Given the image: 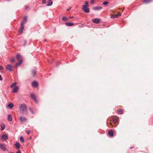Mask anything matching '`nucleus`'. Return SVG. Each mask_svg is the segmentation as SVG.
Wrapping results in <instances>:
<instances>
[{
    "instance_id": "nucleus-29",
    "label": "nucleus",
    "mask_w": 153,
    "mask_h": 153,
    "mask_svg": "<svg viewBox=\"0 0 153 153\" xmlns=\"http://www.w3.org/2000/svg\"><path fill=\"white\" fill-rule=\"evenodd\" d=\"M109 4V3L108 1H105L102 4L104 5H106Z\"/></svg>"
},
{
    "instance_id": "nucleus-35",
    "label": "nucleus",
    "mask_w": 153,
    "mask_h": 153,
    "mask_svg": "<svg viewBox=\"0 0 153 153\" xmlns=\"http://www.w3.org/2000/svg\"><path fill=\"white\" fill-rule=\"evenodd\" d=\"M29 8V6L27 5H26L25 7V9H27Z\"/></svg>"
},
{
    "instance_id": "nucleus-25",
    "label": "nucleus",
    "mask_w": 153,
    "mask_h": 153,
    "mask_svg": "<svg viewBox=\"0 0 153 153\" xmlns=\"http://www.w3.org/2000/svg\"><path fill=\"white\" fill-rule=\"evenodd\" d=\"M124 111L123 109H119V110L118 111V112L119 114H122Z\"/></svg>"
},
{
    "instance_id": "nucleus-20",
    "label": "nucleus",
    "mask_w": 153,
    "mask_h": 153,
    "mask_svg": "<svg viewBox=\"0 0 153 153\" xmlns=\"http://www.w3.org/2000/svg\"><path fill=\"white\" fill-rule=\"evenodd\" d=\"M8 106L10 108H12L14 107V105L13 103H10L8 104Z\"/></svg>"
},
{
    "instance_id": "nucleus-8",
    "label": "nucleus",
    "mask_w": 153,
    "mask_h": 153,
    "mask_svg": "<svg viewBox=\"0 0 153 153\" xmlns=\"http://www.w3.org/2000/svg\"><path fill=\"white\" fill-rule=\"evenodd\" d=\"M19 89V87L18 86L15 87L13 89L12 92L13 93H17Z\"/></svg>"
},
{
    "instance_id": "nucleus-43",
    "label": "nucleus",
    "mask_w": 153,
    "mask_h": 153,
    "mask_svg": "<svg viewBox=\"0 0 153 153\" xmlns=\"http://www.w3.org/2000/svg\"><path fill=\"white\" fill-rule=\"evenodd\" d=\"M49 62L51 63H52V62H53L52 61V60H50V61H49Z\"/></svg>"
},
{
    "instance_id": "nucleus-14",
    "label": "nucleus",
    "mask_w": 153,
    "mask_h": 153,
    "mask_svg": "<svg viewBox=\"0 0 153 153\" xmlns=\"http://www.w3.org/2000/svg\"><path fill=\"white\" fill-rule=\"evenodd\" d=\"M27 20V16H25L24 18L23 21L21 22V24H22L24 25L26 22Z\"/></svg>"
},
{
    "instance_id": "nucleus-10",
    "label": "nucleus",
    "mask_w": 153,
    "mask_h": 153,
    "mask_svg": "<svg viewBox=\"0 0 153 153\" xmlns=\"http://www.w3.org/2000/svg\"><path fill=\"white\" fill-rule=\"evenodd\" d=\"M0 148L3 151H5L6 150L5 146L3 144H0Z\"/></svg>"
},
{
    "instance_id": "nucleus-28",
    "label": "nucleus",
    "mask_w": 153,
    "mask_h": 153,
    "mask_svg": "<svg viewBox=\"0 0 153 153\" xmlns=\"http://www.w3.org/2000/svg\"><path fill=\"white\" fill-rule=\"evenodd\" d=\"M20 140L22 142H24V139L23 137L22 136L20 137Z\"/></svg>"
},
{
    "instance_id": "nucleus-24",
    "label": "nucleus",
    "mask_w": 153,
    "mask_h": 153,
    "mask_svg": "<svg viewBox=\"0 0 153 153\" xmlns=\"http://www.w3.org/2000/svg\"><path fill=\"white\" fill-rule=\"evenodd\" d=\"M17 84V83L16 82H15L14 83H13L11 85H10V88H12L14 87V86H15Z\"/></svg>"
},
{
    "instance_id": "nucleus-41",
    "label": "nucleus",
    "mask_w": 153,
    "mask_h": 153,
    "mask_svg": "<svg viewBox=\"0 0 153 153\" xmlns=\"http://www.w3.org/2000/svg\"><path fill=\"white\" fill-rule=\"evenodd\" d=\"M24 41H25V44H24V46H25L26 44V43L27 42V41L26 40H25Z\"/></svg>"
},
{
    "instance_id": "nucleus-13",
    "label": "nucleus",
    "mask_w": 153,
    "mask_h": 153,
    "mask_svg": "<svg viewBox=\"0 0 153 153\" xmlns=\"http://www.w3.org/2000/svg\"><path fill=\"white\" fill-rule=\"evenodd\" d=\"M102 7L101 6H98L93 8V9L95 10H100L102 9Z\"/></svg>"
},
{
    "instance_id": "nucleus-37",
    "label": "nucleus",
    "mask_w": 153,
    "mask_h": 153,
    "mask_svg": "<svg viewBox=\"0 0 153 153\" xmlns=\"http://www.w3.org/2000/svg\"><path fill=\"white\" fill-rule=\"evenodd\" d=\"M16 153H21V152L20 150H18L16 152Z\"/></svg>"
},
{
    "instance_id": "nucleus-27",
    "label": "nucleus",
    "mask_w": 153,
    "mask_h": 153,
    "mask_svg": "<svg viewBox=\"0 0 153 153\" xmlns=\"http://www.w3.org/2000/svg\"><path fill=\"white\" fill-rule=\"evenodd\" d=\"M152 1V0H144V2L145 3H150Z\"/></svg>"
},
{
    "instance_id": "nucleus-33",
    "label": "nucleus",
    "mask_w": 153,
    "mask_h": 153,
    "mask_svg": "<svg viewBox=\"0 0 153 153\" xmlns=\"http://www.w3.org/2000/svg\"><path fill=\"white\" fill-rule=\"evenodd\" d=\"M46 3V0H42V4H44Z\"/></svg>"
},
{
    "instance_id": "nucleus-44",
    "label": "nucleus",
    "mask_w": 153,
    "mask_h": 153,
    "mask_svg": "<svg viewBox=\"0 0 153 153\" xmlns=\"http://www.w3.org/2000/svg\"><path fill=\"white\" fill-rule=\"evenodd\" d=\"M73 17H73V16H72V17H70V18H73Z\"/></svg>"
},
{
    "instance_id": "nucleus-42",
    "label": "nucleus",
    "mask_w": 153,
    "mask_h": 153,
    "mask_svg": "<svg viewBox=\"0 0 153 153\" xmlns=\"http://www.w3.org/2000/svg\"><path fill=\"white\" fill-rule=\"evenodd\" d=\"M71 7H70L69 9H68L67 10V11H68V10H70V9H71Z\"/></svg>"
},
{
    "instance_id": "nucleus-16",
    "label": "nucleus",
    "mask_w": 153,
    "mask_h": 153,
    "mask_svg": "<svg viewBox=\"0 0 153 153\" xmlns=\"http://www.w3.org/2000/svg\"><path fill=\"white\" fill-rule=\"evenodd\" d=\"M121 15V13H120L119 14H117L116 15H114L112 16H111V19H114L117 18H118L120 15Z\"/></svg>"
},
{
    "instance_id": "nucleus-26",
    "label": "nucleus",
    "mask_w": 153,
    "mask_h": 153,
    "mask_svg": "<svg viewBox=\"0 0 153 153\" xmlns=\"http://www.w3.org/2000/svg\"><path fill=\"white\" fill-rule=\"evenodd\" d=\"M36 71L35 70H33L32 71V73L33 75L34 76H35L36 75Z\"/></svg>"
},
{
    "instance_id": "nucleus-11",
    "label": "nucleus",
    "mask_w": 153,
    "mask_h": 153,
    "mask_svg": "<svg viewBox=\"0 0 153 153\" xmlns=\"http://www.w3.org/2000/svg\"><path fill=\"white\" fill-rule=\"evenodd\" d=\"M92 22L96 24H98L100 22V20L99 19H94L92 20Z\"/></svg>"
},
{
    "instance_id": "nucleus-5",
    "label": "nucleus",
    "mask_w": 153,
    "mask_h": 153,
    "mask_svg": "<svg viewBox=\"0 0 153 153\" xmlns=\"http://www.w3.org/2000/svg\"><path fill=\"white\" fill-rule=\"evenodd\" d=\"M24 25L22 24H21V26L20 27V29L19 30V33H22L23 30L24 29Z\"/></svg>"
},
{
    "instance_id": "nucleus-34",
    "label": "nucleus",
    "mask_w": 153,
    "mask_h": 153,
    "mask_svg": "<svg viewBox=\"0 0 153 153\" xmlns=\"http://www.w3.org/2000/svg\"><path fill=\"white\" fill-rule=\"evenodd\" d=\"M91 3L92 4H93L94 3V0H91Z\"/></svg>"
},
{
    "instance_id": "nucleus-40",
    "label": "nucleus",
    "mask_w": 153,
    "mask_h": 153,
    "mask_svg": "<svg viewBox=\"0 0 153 153\" xmlns=\"http://www.w3.org/2000/svg\"><path fill=\"white\" fill-rule=\"evenodd\" d=\"M2 77L1 75L0 74V80L2 81Z\"/></svg>"
},
{
    "instance_id": "nucleus-23",
    "label": "nucleus",
    "mask_w": 153,
    "mask_h": 153,
    "mask_svg": "<svg viewBox=\"0 0 153 153\" xmlns=\"http://www.w3.org/2000/svg\"><path fill=\"white\" fill-rule=\"evenodd\" d=\"M62 20L64 22L67 21L68 20V18L67 17L63 16L62 18Z\"/></svg>"
},
{
    "instance_id": "nucleus-6",
    "label": "nucleus",
    "mask_w": 153,
    "mask_h": 153,
    "mask_svg": "<svg viewBox=\"0 0 153 153\" xmlns=\"http://www.w3.org/2000/svg\"><path fill=\"white\" fill-rule=\"evenodd\" d=\"M1 138L4 141L7 140L8 139L7 135L6 134H3L1 137Z\"/></svg>"
},
{
    "instance_id": "nucleus-32",
    "label": "nucleus",
    "mask_w": 153,
    "mask_h": 153,
    "mask_svg": "<svg viewBox=\"0 0 153 153\" xmlns=\"http://www.w3.org/2000/svg\"><path fill=\"white\" fill-rule=\"evenodd\" d=\"M30 111L33 114L34 112L32 109L31 108H30L29 109Z\"/></svg>"
},
{
    "instance_id": "nucleus-3",
    "label": "nucleus",
    "mask_w": 153,
    "mask_h": 153,
    "mask_svg": "<svg viewBox=\"0 0 153 153\" xmlns=\"http://www.w3.org/2000/svg\"><path fill=\"white\" fill-rule=\"evenodd\" d=\"M16 59L19 62L16 63L15 64L16 66H17L21 65L22 62V56L19 54L16 55Z\"/></svg>"
},
{
    "instance_id": "nucleus-17",
    "label": "nucleus",
    "mask_w": 153,
    "mask_h": 153,
    "mask_svg": "<svg viewBox=\"0 0 153 153\" xmlns=\"http://www.w3.org/2000/svg\"><path fill=\"white\" fill-rule=\"evenodd\" d=\"M48 2V4L46 5L47 6H51L53 4V1L51 0H49Z\"/></svg>"
},
{
    "instance_id": "nucleus-9",
    "label": "nucleus",
    "mask_w": 153,
    "mask_h": 153,
    "mask_svg": "<svg viewBox=\"0 0 153 153\" xmlns=\"http://www.w3.org/2000/svg\"><path fill=\"white\" fill-rule=\"evenodd\" d=\"M38 82L36 81L33 82L32 83V85L33 87H36L38 86Z\"/></svg>"
},
{
    "instance_id": "nucleus-38",
    "label": "nucleus",
    "mask_w": 153,
    "mask_h": 153,
    "mask_svg": "<svg viewBox=\"0 0 153 153\" xmlns=\"http://www.w3.org/2000/svg\"><path fill=\"white\" fill-rule=\"evenodd\" d=\"M59 62H57L56 63V67H58V66H59Z\"/></svg>"
},
{
    "instance_id": "nucleus-18",
    "label": "nucleus",
    "mask_w": 153,
    "mask_h": 153,
    "mask_svg": "<svg viewBox=\"0 0 153 153\" xmlns=\"http://www.w3.org/2000/svg\"><path fill=\"white\" fill-rule=\"evenodd\" d=\"M15 145V147L17 149H19L20 148V144L19 143H16Z\"/></svg>"
},
{
    "instance_id": "nucleus-1",
    "label": "nucleus",
    "mask_w": 153,
    "mask_h": 153,
    "mask_svg": "<svg viewBox=\"0 0 153 153\" xmlns=\"http://www.w3.org/2000/svg\"><path fill=\"white\" fill-rule=\"evenodd\" d=\"M19 108L20 111L22 114H25L27 113V106L25 104L23 103L20 104Z\"/></svg>"
},
{
    "instance_id": "nucleus-31",
    "label": "nucleus",
    "mask_w": 153,
    "mask_h": 153,
    "mask_svg": "<svg viewBox=\"0 0 153 153\" xmlns=\"http://www.w3.org/2000/svg\"><path fill=\"white\" fill-rule=\"evenodd\" d=\"M118 119L117 118L116 119H115L114 120V123L116 124L117 123V122Z\"/></svg>"
},
{
    "instance_id": "nucleus-36",
    "label": "nucleus",
    "mask_w": 153,
    "mask_h": 153,
    "mask_svg": "<svg viewBox=\"0 0 153 153\" xmlns=\"http://www.w3.org/2000/svg\"><path fill=\"white\" fill-rule=\"evenodd\" d=\"M3 68L2 67V66H0V71H2L3 70Z\"/></svg>"
},
{
    "instance_id": "nucleus-12",
    "label": "nucleus",
    "mask_w": 153,
    "mask_h": 153,
    "mask_svg": "<svg viewBox=\"0 0 153 153\" xmlns=\"http://www.w3.org/2000/svg\"><path fill=\"white\" fill-rule=\"evenodd\" d=\"M20 121L22 122H23L27 120V119L23 117H21L19 118Z\"/></svg>"
},
{
    "instance_id": "nucleus-7",
    "label": "nucleus",
    "mask_w": 153,
    "mask_h": 153,
    "mask_svg": "<svg viewBox=\"0 0 153 153\" xmlns=\"http://www.w3.org/2000/svg\"><path fill=\"white\" fill-rule=\"evenodd\" d=\"M6 68L10 71L11 72L13 71L12 66L10 65H7L6 66Z\"/></svg>"
},
{
    "instance_id": "nucleus-4",
    "label": "nucleus",
    "mask_w": 153,
    "mask_h": 153,
    "mask_svg": "<svg viewBox=\"0 0 153 153\" xmlns=\"http://www.w3.org/2000/svg\"><path fill=\"white\" fill-rule=\"evenodd\" d=\"M30 97L36 103H37V100L36 99L35 95L33 93L30 94Z\"/></svg>"
},
{
    "instance_id": "nucleus-15",
    "label": "nucleus",
    "mask_w": 153,
    "mask_h": 153,
    "mask_svg": "<svg viewBox=\"0 0 153 153\" xmlns=\"http://www.w3.org/2000/svg\"><path fill=\"white\" fill-rule=\"evenodd\" d=\"M65 25L67 26H71L73 25L74 24L71 22H67L65 23Z\"/></svg>"
},
{
    "instance_id": "nucleus-47",
    "label": "nucleus",
    "mask_w": 153,
    "mask_h": 153,
    "mask_svg": "<svg viewBox=\"0 0 153 153\" xmlns=\"http://www.w3.org/2000/svg\"><path fill=\"white\" fill-rule=\"evenodd\" d=\"M133 147H130V149H131Z\"/></svg>"
},
{
    "instance_id": "nucleus-30",
    "label": "nucleus",
    "mask_w": 153,
    "mask_h": 153,
    "mask_svg": "<svg viewBox=\"0 0 153 153\" xmlns=\"http://www.w3.org/2000/svg\"><path fill=\"white\" fill-rule=\"evenodd\" d=\"M15 61V59L13 58H12L10 60V61L12 62H14Z\"/></svg>"
},
{
    "instance_id": "nucleus-2",
    "label": "nucleus",
    "mask_w": 153,
    "mask_h": 153,
    "mask_svg": "<svg viewBox=\"0 0 153 153\" xmlns=\"http://www.w3.org/2000/svg\"><path fill=\"white\" fill-rule=\"evenodd\" d=\"M88 2L86 1L85 2V4L82 5V10L85 13H88L90 12L89 9L88 8Z\"/></svg>"
},
{
    "instance_id": "nucleus-19",
    "label": "nucleus",
    "mask_w": 153,
    "mask_h": 153,
    "mask_svg": "<svg viewBox=\"0 0 153 153\" xmlns=\"http://www.w3.org/2000/svg\"><path fill=\"white\" fill-rule=\"evenodd\" d=\"M108 134L111 137H112L113 136V132L112 130H110L108 131Z\"/></svg>"
},
{
    "instance_id": "nucleus-39",
    "label": "nucleus",
    "mask_w": 153,
    "mask_h": 153,
    "mask_svg": "<svg viewBox=\"0 0 153 153\" xmlns=\"http://www.w3.org/2000/svg\"><path fill=\"white\" fill-rule=\"evenodd\" d=\"M30 131L28 130L27 131V133L28 134H30Z\"/></svg>"
},
{
    "instance_id": "nucleus-45",
    "label": "nucleus",
    "mask_w": 153,
    "mask_h": 153,
    "mask_svg": "<svg viewBox=\"0 0 153 153\" xmlns=\"http://www.w3.org/2000/svg\"><path fill=\"white\" fill-rule=\"evenodd\" d=\"M46 39H45L44 40V42H45L46 41Z\"/></svg>"
},
{
    "instance_id": "nucleus-22",
    "label": "nucleus",
    "mask_w": 153,
    "mask_h": 153,
    "mask_svg": "<svg viewBox=\"0 0 153 153\" xmlns=\"http://www.w3.org/2000/svg\"><path fill=\"white\" fill-rule=\"evenodd\" d=\"M8 120L9 121H12V117L11 115L9 114L8 116Z\"/></svg>"
},
{
    "instance_id": "nucleus-21",
    "label": "nucleus",
    "mask_w": 153,
    "mask_h": 153,
    "mask_svg": "<svg viewBox=\"0 0 153 153\" xmlns=\"http://www.w3.org/2000/svg\"><path fill=\"white\" fill-rule=\"evenodd\" d=\"M1 130L2 131L5 128V125L4 124H1Z\"/></svg>"
},
{
    "instance_id": "nucleus-46",
    "label": "nucleus",
    "mask_w": 153,
    "mask_h": 153,
    "mask_svg": "<svg viewBox=\"0 0 153 153\" xmlns=\"http://www.w3.org/2000/svg\"><path fill=\"white\" fill-rule=\"evenodd\" d=\"M9 153H13L12 152H10Z\"/></svg>"
}]
</instances>
